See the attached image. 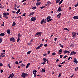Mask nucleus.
Segmentation results:
<instances>
[{"label": "nucleus", "instance_id": "ea45409f", "mask_svg": "<svg viewBox=\"0 0 78 78\" xmlns=\"http://www.w3.org/2000/svg\"><path fill=\"white\" fill-rule=\"evenodd\" d=\"M55 55H56V53L55 52H53L52 53V55H53V56H54Z\"/></svg>", "mask_w": 78, "mask_h": 78}, {"label": "nucleus", "instance_id": "6e6d98bb", "mask_svg": "<svg viewBox=\"0 0 78 78\" xmlns=\"http://www.w3.org/2000/svg\"><path fill=\"white\" fill-rule=\"evenodd\" d=\"M27 0H23L21 2L22 3H23V2H26V1H27Z\"/></svg>", "mask_w": 78, "mask_h": 78}, {"label": "nucleus", "instance_id": "680f3d73", "mask_svg": "<svg viewBox=\"0 0 78 78\" xmlns=\"http://www.w3.org/2000/svg\"><path fill=\"white\" fill-rule=\"evenodd\" d=\"M45 62H43L41 63V64H43V65H44V64H45Z\"/></svg>", "mask_w": 78, "mask_h": 78}, {"label": "nucleus", "instance_id": "bb28decb", "mask_svg": "<svg viewBox=\"0 0 78 78\" xmlns=\"http://www.w3.org/2000/svg\"><path fill=\"white\" fill-rule=\"evenodd\" d=\"M16 24V23L15 21H13V24H12V27H14V26H15Z\"/></svg>", "mask_w": 78, "mask_h": 78}, {"label": "nucleus", "instance_id": "2eb2a0df", "mask_svg": "<svg viewBox=\"0 0 78 78\" xmlns=\"http://www.w3.org/2000/svg\"><path fill=\"white\" fill-rule=\"evenodd\" d=\"M9 76L11 78H13V77H14V74H13V73H12V74H10Z\"/></svg>", "mask_w": 78, "mask_h": 78}, {"label": "nucleus", "instance_id": "a878e982", "mask_svg": "<svg viewBox=\"0 0 78 78\" xmlns=\"http://www.w3.org/2000/svg\"><path fill=\"white\" fill-rule=\"evenodd\" d=\"M20 9H19L16 12V13L19 14V12H20Z\"/></svg>", "mask_w": 78, "mask_h": 78}, {"label": "nucleus", "instance_id": "dca6fc26", "mask_svg": "<svg viewBox=\"0 0 78 78\" xmlns=\"http://www.w3.org/2000/svg\"><path fill=\"white\" fill-rule=\"evenodd\" d=\"M61 13H59L57 16V17H58V18L61 17Z\"/></svg>", "mask_w": 78, "mask_h": 78}, {"label": "nucleus", "instance_id": "9b49d317", "mask_svg": "<svg viewBox=\"0 0 78 78\" xmlns=\"http://www.w3.org/2000/svg\"><path fill=\"white\" fill-rule=\"evenodd\" d=\"M58 11V12H61V11H62V9H61V7H59L57 10Z\"/></svg>", "mask_w": 78, "mask_h": 78}, {"label": "nucleus", "instance_id": "f03ea898", "mask_svg": "<svg viewBox=\"0 0 78 78\" xmlns=\"http://www.w3.org/2000/svg\"><path fill=\"white\" fill-rule=\"evenodd\" d=\"M42 35V32H38L35 34V36L37 35V37H40Z\"/></svg>", "mask_w": 78, "mask_h": 78}, {"label": "nucleus", "instance_id": "4c0bfd02", "mask_svg": "<svg viewBox=\"0 0 78 78\" xmlns=\"http://www.w3.org/2000/svg\"><path fill=\"white\" fill-rule=\"evenodd\" d=\"M19 41H20V38H18L17 40V41L18 42H19Z\"/></svg>", "mask_w": 78, "mask_h": 78}, {"label": "nucleus", "instance_id": "bf43d9fd", "mask_svg": "<svg viewBox=\"0 0 78 78\" xmlns=\"http://www.w3.org/2000/svg\"><path fill=\"white\" fill-rule=\"evenodd\" d=\"M47 54H44L43 55V56H47Z\"/></svg>", "mask_w": 78, "mask_h": 78}, {"label": "nucleus", "instance_id": "393cba45", "mask_svg": "<svg viewBox=\"0 0 78 78\" xmlns=\"http://www.w3.org/2000/svg\"><path fill=\"white\" fill-rule=\"evenodd\" d=\"M40 72H45V69H44L43 68L42 69V70H41Z\"/></svg>", "mask_w": 78, "mask_h": 78}, {"label": "nucleus", "instance_id": "de8ad7c7", "mask_svg": "<svg viewBox=\"0 0 78 78\" xmlns=\"http://www.w3.org/2000/svg\"><path fill=\"white\" fill-rule=\"evenodd\" d=\"M37 8L36 7V6H34V7L33 8H32V9H36Z\"/></svg>", "mask_w": 78, "mask_h": 78}, {"label": "nucleus", "instance_id": "c03bdc74", "mask_svg": "<svg viewBox=\"0 0 78 78\" xmlns=\"http://www.w3.org/2000/svg\"><path fill=\"white\" fill-rule=\"evenodd\" d=\"M61 73H60L58 75V78H60L61 77Z\"/></svg>", "mask_w": 78, "mask_h": 78}, {"label": "nucleus", "instance_id": "7c9ffc66", "mask_svg": "<svg viewBox=\"0 0 78 78\" xmlns=\"http://www.w3.org/2000/svg\"><path fill=\"white\" fill-rule=\"evenodd\" d=\"M33 74H34V77H36V73H34L33 72Z\"/></svg>", "mask_w": 78, "mask_h": 78}, {"label": "nucleus", "instance_id": "58836bf2", "mask_svg": "<svg viewBox=\"0 0 78 78\" xmlns=\"http://www.w3.org/2000/svg\"><path fill=\"white\" fill-rule=\"evenodd\" d=\"M45 8V6H43L41 7H40L41 9H43V8Z\"/></svg>", "mask_w": 78, "mask_h": 78}, {"label": "nucleus", "instance_id": "f257e3e1", "mask_svg": "<svg viewBox=\"0 0 78 78\" xmlns=\"http://www.w3.org/2000/svg\"><path fill=\"white\" fill-rule=\"evenodd\" d=\"M28 76V74L25 73H23L21 74V77L23 78H25V76Z\"/></svg>", "mask_w": 78, "mask_h": 78}, {"label": "nucleus", "instance_id": "f3484780", "mask_svg": "<svg viewBox=\"0 0 78 78\" xmlns=\"http://www.w3.org/2000/svg\"><path fill=\"white\" fill-rule=\"evenodd\" d=\"M41 2H37L36 3V5L37 6H39V5H41Z\"/></svg>", "mask_w": 78, "mask_h": 78}, {"label": "nucleus", "instance_id": "a19ab883", "mask_svg": "<svg viewBox=\"0 0 78 78\" xmlns=\"http://www.w3.org/2000/svg\"><path fill=\"white\" fill-rule=\"evenodd\" d=\"M75 71H76L77 70H78V67H77L75 69Z\"/></svg>", "mask_w": 78, "mask_h": 78}, {"label": "nucleus", "instance_id": "f704fd0d", "mask_svg": "<svg viewBox=\"0 0 78 78\" xmlns=\"http://www.w3.org/2000/svg\"><path fill=\"white\" fill-rule=\"evenodd\" d=\"M2 37L0 38V43H2Z\"/></svg>", "mask_w": 78, "mask_h": 78}, {"label": "nucleus", "instance_id": "4d7b16f0", "mask_svg": "<svg viewBox=\"0 0 78 78\" xmlns=\"http://www.w3.org/2000/svg\"><path fill=\"white\" fill-rule=\"evenodd\" d=\"M0 66L2 67V66H3V64L1 63H0Z\"/></svg>", "mask_w": 78, "mask_h": 78}, {"label": "nucleus", "instance_id": "c756f323", "mask_svg": "<svg viewBox=\"0 0 78 78\" xmlns=\"http://www.w3.org/2000/svg\"><path fill=\"white\" fill-rule=\"evenodd\" d=\"M42 46H43V44L41 43L40 44L39 47L41 48V47H42Z\"/></svg>", "mask_w": 78, "mask_h": 78}, {"label": "nucleus", "instance_id": "864d4df0", "mask_svg": "<svg viewBox=\"0 0 78 78\" xmlns=\"http://www.w3.org/2000/svg\"><path fill=\"white\" fill-rule=\"evenodd\" d=\"M44 47H47V46H48V45L47 44H44Z\"/></svg>", "mask_w": 78, "mask_h": 78}, {"label": "nucleus", "instance_id": "ddd939ff", "mask_svg": "<svg viewBox=\"0 0 78 78\" xmlns=\"http://www.w3.org/2000/svg\"><path fill=\"white\" fill-rule=\"evenodd\" d=\"M22 36V34H20L19 33L18 34V38H20Z\"/></svg>", "mask_w": 78, "mask_h": 78}, {"label": "nucleus", "instance_id": "1a4fd4ad", "mask_svg": "<svg viewBox=\"0 0 78 78\" xmlns=\"http://www.w3.org/2000/svg\"><path fill=\"white\" fill-rule=\"evenodd\" d=\"M48 59H47V58H43V60L44 62H47V60Z\"/></svg>", "mask_w": 78, "mask_h": 78}, {"label": "nucleus", "instance_id": "4be33fe9", "mask_svg": "<svg viewBox=\"0 0 78 78\" xmlns=\"http://www.w3.org/2000/svg\"><path fill=\"white\" fill-rule=\"evenodd\" d=\"M30 63H29L28 64H27V65L26 66V68H28V67L30 66Z\"/></svg>", "mask_w": 78, "mask_h": 78}, {"label": "nucleus", "instance_id": "9d476101", "mask_svg": "<svg viewBox=\"0 0 78 78\" xmlns=\"http://www.w3.org/2000/svg\"><path fill=\"white\" fill-rule=\"evenodd\" d=\"M34 13H35V12H31L29 14V16H32V15L34 14Z\"/></svg>", "mask_w": 78, "mask_h": 78}, {"label": "nucleus", "instance_id": "6e6552de", "mask_svg": "<svg viewBox=\"0 0 78 78\" xmlns=\"http://www.w3.org/2000/svg\"><path fill=\"white\" fill-rule=\"evenodd\" d=\"M63 52L64 54H66V53H68V54H69V53H70V51H69L65 50L64 51H63Z\"/></svg>", "mask_w": 78, "mask_h": 78}, {"label": "nucleus", "instance_id": "72a5a7b5", "mask_svg": "<svg viewBox=\"0 0 78 78\" xmlns=\"http://www.w3.org/2000/svg\"><path fill=\"white\" fill-rule=\"evenodd\" d=\"M78 6V2H77V3L74 6H75V7H76Z\"/></svg>", "mask_w": 78, "mask_h": 78}, {"label": "nucleus", "instance_id": "8fccbe9b", "mask_svg": "<svg viewBox=\"0 0 78 78\" xmlns=\"http://www.w3.org/2000/svg\"><path fill=\"white\" fill-rule=\"evenodd\" d=\"M63 56V55H60V58H62Z\"/></svg>", "mask_w": 78, "mask_h": 78}, {"label": "nucleus", "instance_id": "0e129e2a", "mask_svg": "<svg viewBox=\"0 0 78 78\" xmlns=\"http://www.w3.org/2000/svg\"><path fill=\"white\" fill-rule=\"evenodd\" d=\"M15 64H16L17 65V64H18V62L16 61L15 62Z\"/></svg>", "mask_w": 78, "mask_h": 78}, {"label": "nucleus", "instance_id": "423d86ee", "mask_svg": "<svg viewBox=\"0 0 78 78\" xmlns=\"http://www.w3.org/2000/svg\"><path fill=\"white\" fill-rule=\"evenodd\" d=\"M36 20V17H33L31 18V21H35Z\"/></svg>", "mask_w": 78, "mask_h": 78}, {"label": "nucleus", "instance_id": "774afa93", "mask_svg": "<svg viewBox=\"0 0 78 78\" xmlns=\"http://www.w3.org/2000/svg\"><path fill=\"white\" fill-rule=\"evenodd\" d=\"M3 69H1V71L0 72L1 73H3Z\"/></svg>", "mask_w": 78, "mask_h": 78}, {"label": "nucleus", "instance_id": "473e14b6", "mask_svg": "<svg viewBox=\"0 0 78 78\" xmlns=\"http://www.w3.org/2000/svg\"><path fill=\"white\" fill-rule=\"evenodd\" d=\"M5 52H2V53L1 54V55L0 56H2V55H5Z\"/></svg>", "mask_w": 78, "mask_h": 78}, {"label": "nucleus", "instance_id": "c9c22d12", "mask_svg": "<svg viewBox=\"0 0 78 78\" xmlns=\"http://www.w3.org/2000/svg\"><path fill=\"white\" fill-rule=\"evenodd\" d=\"M59 2H60V0H56V3H59Z\"/></svg>", "mask_w": 78, "mask_h": 78}, {"label": "nucleus", "instance_id": "13d9d810", "mask_svg": "<svg viewBox=\"0 0 78 78\" xmlns=\"http://www.w3.org/2000/svg\"><path fill=\"white\" fill-rule=\"evenodd\" d=\"M5 14H6V16H9V13L7 12V13H5Z\"/></svg>", "mask_w": 78, "mask_h": 78}, {"label": "nucleus", "instance_id": "79ce46f5", "mask_svg": "<svg viewBox=\"0 0 78 78\" xmlns=\"http://www.w3.org/2000/svg\"><path fill=\"white\" fill-rule=\"evenodd\" d=\"M70 47H72L73 46V44H72L70 45Z\"/></svg>", "mask_w": 78, "mask_h": 78}, {"label": "nucleus", "instance_id": "3c124183", "mask_svg": "<svg viewBox=\"0 0 78 78\" xmlns=\"http://www.w3.org/2000/svg\"><path fill=\"white\" fill-rule=\"evenodd\" d=\"M21 66L22 67H25V65L23 64L21 65Z\"/></svg>", "mask_w": 78, "mask_h": 78}, {"label": "nucleus", "instance_id": "aec40b11", "mask_svg": "<svg viewBox=\"0 0 78 78\" xmlns=\"http://www.w3.org/2000/svg\"><path fill=\"white\" fill-rule=\"evenodd\" d=\"M51 19V17L49 16H48L47 18H46V20H48V19Z\"/></svg>", "mask_w": 78, "mask_h": 78}, {"label": "nucleus", "instance_id": "a211bd4d", "mask_svg": "<svg viewBox=\"0 0 78 78\" xmlns=\"http://www.w3.org/2000/svg\"><path fill=\"white\" fill-rule=\"evenodd\" d=\"M45 20L44 19H43L41 20V24H43V23H44V21Z\"/></svg>", "mask_w": 78, "mask_h": 78}, {"label": "nucleus", "instance_id": "0eeeda50", "mask_svg": "<svg viewBox=\"0 0 78 78\" xmlns=\"http://www.w3.org/2000/svg\"><path fill=\"white\" fill-rule=\"evenodd\" d=\"M62 49H60L58 52V55H61L62 54Z\"/></svg>", "mask_w": 78, "mask_h": 78}, {"label": "nucleus", "instance_id": "a18cd8bd", "mask_svg": "<svg viewBox=\"0 0 78 78\" xmlns=\"http://www.w3.org/2000/svg\"><path fill=\"white\" fill-rule=\"evenodd\" d=\"M33 72H34V73H36V72H37V71L35 70H34L33 71Z\"/></svg>", "mask_w": 78, "mask_h": 78}, {"label": "nucleus", "instance_id": "69168bd1", "mask_svg": "<svg viewBox=\"0 0 78 78\" xmlns=\"http://www.w3.org/2000/svg\"><path fill=\"white\" fill-rule=\"evenodd\" d=\"M58 66L59 67H62V65H58Z\"/></svg>", "mask_w": 78, "mask_h": 78}, {"label": "nucleus", "instance_id": "37998d69", "mask_svg": "<svg viewBox=\"0 0 78 78\" xmlns=\"http://www.w3.org/2000/svg\"><path fill=\"white\" fill-rule=\"evenodd\" d=\"M62 1L61 0L60 2H59V5H61V3L62 2Z\"/></svg>", "mask_w": 78, "mask_h": 78}, {"label": "nucleus", "instance_id": "5fc2aeb1", "mask_svg": "<svg viewBox=\"0 0 78 78\" xmlns=\"http://www.w3.org/2000/svg\"><path fill=\"white\" fill-rule=\"evenodd\" d=\"M67 55H65L63 58V59H64L65 58H67Z\"/></svg>", "mask_w": 78, "mask_h": 78}, {"label": "nucleus", "instance_id": "cd10ccee", "mask_svg": "<svg viewBox=\"0 0 78 78\" xmlns=\"http://www.w3.org/2000/svg\"><path fill=\"white\" fill-rule=\"evenodd\" d=\"M5 34L4 33H2L0 34V36H5Z\"/></svg>", "mask_w": 78, "mask_h": 78}, {"label": "nucleus", "instance_id": "e2e57ef3", "mask_svg": "<svg viewBox=\"0 0 78 78\" xmlns=\"http://www.w3.org/2000/svg\"><path fill=\"white\" fill-rule=\"evenodd\" d=\"M5 18L6 19H8V17L6 16H5Z\"/></svg>", "mask_w": 78, "mask_h": 78}, {"label": "nucleus", "instance_id": "412c9836", "mask_svg": "<svg viewBox=\"0 0 78 78\" xmlns=\"http://www.w3.org/2000/svg\"><path fill=\"white\" fill-rule=\"evenodd\" d=\"M7 33L8 34H9L11 33V31L9 30H7Z\"/></svg>", "mask_w": 78, "mask_h": 78}, {"label": "nucleus", "instance_id": "49530a36", "mask_svg": "<svg viewBox=\"0 0 78 78\" xmlns=\"http://www.w3.org/2000/svg\"><path fill=\"white\" fill-rule=\"evenodd\" d=\"M66 62V61H64V62H62V63H60L59 64H64Z\"/></svg>", "mask_w": 78, "mask_h": 78}, {"label": "nucleus", "instance_id": "f8f14e48", "mask_svg": "<svg viewBox=\"0 0 78 78\" xmlns=\"http://www.w3.org/2000/svg\"><path fill=\"white\" fill-rule=\"evenodd\" d=\"M73 19L75 20L76 19H78V16H75L73 17Z\"/></svg>", "mask_w": 78, "mask_h": 78}, {"label": "nucleus", "instance_id": "b1692460", "mask_svg": "<svg viewBox=\"0 0 78 78\" xmlns=\"http://www.w3.org/2000/svg\"><path fill=\"white\" fill-rule=\"evenodd\" d=\"M6 16V12H4L3 13V17H5V16Z\"/></svg>", "mask_w": 78, "mask_h": 78}, {"label": "nucleus", "instance_id": "5701e85b", "mask_svg": "<svg viewBox=\"0 0 78 78\" xmlns=\"http://www.w3.org/2000/svg\"><path fill=\"white\" fill-rule=\"evenodd\" d=\"M51 20H53V19H50L48 20H47V22H50V21H51Z\"/></svg>", "mask_w": 78, "mask_h": 78}, {"label": "nucleus", "instance_id": "c85d7f7f", "mask_svg": "<svg viewBox=\"0 0 78 78\" xmlns=\"http://www.w3.org/2000/svg\"><path fill=\"white\" fill-rule=\"evenodd\" d=\"M31 52V51H28V52H27V55H29L30 54V53Z\"/></svg>", "mask_w": 78, "mask_h": 78}, {"label": "nucleus", "instance_id": "2f4dec72", "mask_svg": "<svg viewBox=\"0 0 78 78\" xmlns=\"http://www.w3.org/2000/svg\"><path fill=\"white\" fill-rule=\"evenodd\" d=\"M59 45L61 47H62V48H63V45H62L61 43L59 44Z\"/></svg>", "mask_w": 78, "mask_h": 78}, {"label": "nucleus", "instance_id": "20e7f679", "mask_svg": "<svg viewBox=\"0 0 78 78\" xmlns=\"http://www.w3.org/2000/svg\"><path fill=\"white\" fill-rule=\"evenodd\" d=\"M76 54V52L74 51H71V53L69 54L70 56H72L73 55H75Z\"/></svg>", "mask_w": 78, "mask_h": 78}, {"label": "nucleus", "instance_id": "39448f33", "mask_svg": "<svg viewBox=\"0 0 78 78\" xmlns=\"http://www.w3.org/2000/svg\"><path fill=\"white\" fill-rule=\"evenodd\" d=\"M10 41H13V42H15V41H16V40L14 37H12L10 38Z\"/></svg>", "mask_w": 78, "mask_h": 78}, {"label": "nucleus", "instance_id": "052dcab7", "mask_svg": "<svg viewBox=\"0 0 78 78\" xmlns=\"http://www.w3.org/2000/svg\"><path fill=\"white\" fill-rule=\"evenodd\" d=\"M14 7L15 8H16V7H17V4H15Z\"/></svg>", "mask_w": 78, "mask_h": 78}, {"label": "nucleus", "instance_id": "6ab92c4d", "mask_svg": "<svg viewBox=\"0 0 78 78\" xmlns=\"http://www.w3.org/2000/svg\"><path fill=\"white\" fill-rule=\"evenodd\" d=\"M47 4H48V6H49V5H50H50H51V4H52L51 2L50 1H48L47 2Z\"/></svg>", "mask_w": 78, "mask_h": 78}, {"label": "nucleus", "instance_id": "e433bc0d", "mask_svg": "<svg viewBox=\"0 0 78 78\" xmlns=\"http://www.w3.org/2000/svg\"><path fill=\"white\" fill-rule=\"evenodd\" d=\"M40 47H39V46L37 47L36 48V50H39V49H40Z\"/></svg>", "mask_w": 78, "mask_h": 78}, {"label": "nucleus", "instance_id": "7ed1b4c3", "mask_svg": "<svg viewBox=\"0 0 78 78\" xmlns=\"http://www.w3.org/2000/svg\"><path fill=\"white\" fill-rule=\"evenodd\" d=\"M72 34L73 35V36H72L73 37H76V32H73L72 33Z\"/></svg>", "mask_w": 78, "mask_h": 78}, {"label": "nucleus", "instance_id": "4468645a", "mask_svg": "<svg viewBox=\"0 0 78 78\" xmlns=\"http://www.w3.org/2000/svg\"><path fill=\"white\" fill-rule=\"evenodd\" d=\"M74 62L75 63V64H77L78 63V60L76 59V58H74Z\"/></svg>", "mask_w": 78, "mask_h": 78}, {"label": "nucleus", "instance_id": "603ef678", "mask_svg": "<svg viewBox=\"0 0 78 78\" xmlns=\"http://www.w3.org/2000/svg\"><path fill=\"white\" fill-rule=\"evenodd\" d=\"M32 44V43L30 42L29 43H28L27 44H28V45H30V44Z\"/></svg>", "mask_w": 78, "mask_h": 78}, {"label": "nucleus", "instance_id": "338daca9", "mask_svg": "<svg viewBox=\"0 0 78 78\" xmlns=\"http://www.w3.org/2000/svg\"><path fill=\"white\" fill-rule=\"evenodd\" d=\"M50 51H48V54H50Z\"/></svg>", "mask_w": 78, "mask_h": 78}, {"label": "nucleus", "instance_id": "09e8293b", "mask_svg": "<svg viewBox=\"0 0 78 78\" xmlns=\"http://www.w3.org/2000/svg\"><path fill=\"white\" fill-rule=\"evenodd\" d=\"M26 14V13H24L22 15L23 16H25Z\"/></svg>", "mask_w": 78, "mask_h": 78}]
</instances>
